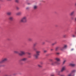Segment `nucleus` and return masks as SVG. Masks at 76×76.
<instances>
[{
	"mask_svg": "<svg viewBox=\"0 0 76 76\" xmlns=\"http://www.w3.org/2000/svg\"><path fill=\"white\" fill-rule=\"evenodd\" d=\"M40 51H37L36 52V54H34V57L36 59H37L38 58V56H39V53Z\"/></svg>",
	"mask_w": 76,
	"mask_h": 76,
	"instance_id": "nucleus-1",
	"label": "nucleus"
},
{
	"mask_svg": "<svg viewBox=\"0 0 76 76\" xmlns=\"http://www.w3.org/2000/svg\"><path fill=\"white\" fill-rule=\"evenodd\" d=\"M26 19V17H23L20 20V22H23V23H25V22H26V21H27Z\"/></svg>",
	"mask_w": 76,
	"mask_h": 76,
	"instance_id": "nucleus-2",
	"label": "nucleus"
},
{
	"mask_svg": "<svg viewBox=\"0 0 76 76\" xmlns=\"http://www.w3.org/2000/svg\"><path fill=\"white\" fill-rule=\"evenodd\" d=\"M51 64L52 66H55L56 65H59V64H60V63L57 61H56L52 63Z\"/></svg>",
	"mask_w": 76,
	"mask_h": 76,
	"instance_id": "nucleus-3",
	"label": "nucleus"
},
{
	"mask_svg": "<svg viewBox=\"0 0 76 76\" xmlns=\"http://www.w3.org/2000/svg\"><path fill=\"white\" fill-rule=\"evenodd\" d=\"M7 61V58H4L0 61V64H2V63H3L4 62H5Z\"/></svg>",
	"mask_w": 76,
	"mask_h": 76,
	"instance_id": "nucleus-4",
	"label": "nucleus"
},
{
	"mask_svg": "<svg viewBox=\"0 0 76 76\" xmlns=\"http://www.w3.org/2000/svg\"><path fill=\"white\" fill-rule=\"evenodd\" d=\"M19 56H22L25 54V52L24 51H21L20 53H18Z\"/></svg>",
	"mask_w": 76,
	"mask_h": 76,
	"instance_id": "nucleus-5",
	"label": "nucleus"
},
{
	"mask_svg": "<svg viewBox=\"0 0 76 76\" xmlns=\"http://www.w3.org/2000/svg\"><path fill=\"white\" fill-rule=\"evenodd\" d=\"M27 60V58H24L20 59V61H26V60Z\"/></svg>",
	"mask_w": 76,
	"mask_h": 76,
	"instance_id": "nucleus-6",
	"label": "nucleus"
},
{
	"mask_svg": "<svg viewBox=\"0 0 76 76\" xmlns=\"http://www.w3.org/2000/svg\"><path fill=\"white\" fill-rule=\"evenodd\" d=\"M69 66H72V67H75L76 66V64L73 63H70L69 64Z\"/></svg>",
	"mask_w": 76,
	"mask_h": 76,
	"instance_id": "nucleus-7",
	"label": "nucleus"
},
{
	"mask_svg": "<svg viewBox=\"0 0 76 76\" xmlns=\"http://www.w3.org/2000/svg\"><path fill=\"white\" fill-rule=\"evenodd\" d=\"M9 20H11V21H12V20H13V17L12 16H10L9 17Z\"/></svg>",
	"mask_w": 76,
	"mask_h": 76,
	"instance_id": "nucleus-8",
	"label": "nucleus"
},
{
	"mask_svg": "<svg viewBox=\"0 0 76 76\" xmlns=\"http://www.w3.org/2000/svg\"><path fill=\"white\" fill-rule=\"evenodd\" d=\"M74 72H75V70L72 71L70 74L68 75L67 76H72L73 73H74Z\"/></svg>",
	"mask_w": 76,
	"mask_h": 76,
	"instance_id": "nucleus-9",
	"label": "nucleus"
},
{
	"mask_svg": "<svg viewBox=\"0 0 76 76\" xmlns=\"http://www.w3.org/2000/svg\"><path fill=\"white\" fill-rule=\"evenodd\" d=\"M55 59L57 61H60V59L58 57H56L55 58Z\"/></svg>",
	"mask_w": 76,
	"mask_h": 76,
	"instance_id": "nucleus-10",
	"label": "nucleus"
},
{
	"mask_svg": "<svg viewBox=\"0 0 76 76\" xmlns=\"http://www.w3.org/2000/svg\"><path fill=\"white\" fill-rule=\"evenodd\" d=\"M17 15H18V16H19V15H22V12H17L16 14Z\"/></svg>",
	"mask_w": 76,
	"mask_h": 76,
	"instance_id": "nucleus-11",
	"label": "nucleus"
},
{
	"mask_svg": "<svg viewBox=\"0 0 76 76\" xmlns=\"http://www.w3.org/2000/svg\"><path fill=\"white\" fill-rule=\"evenodd\" d=\"M67 48V45H64V46L61 49V50H64V49H65V48Z\"/></svg>",
	"mask_w": 76,
	"mask_h": 76,
	"instance_id": "nucleus-12",
	"label": "nucleus"
},
{
	"mask_svg": "<svg viewBox=\"0 0 76 76\" xmlns=\"http://www.w3.org/2000/svg\"><path fill=\"white\" fill-rule=\"evenodd\" d=\"M75 12L74 11H73L72 12H71L70 14V16H73V15H74L75 14Z\"/></svg>",
	"mask_w": 76,
	"mask_h": 76,
	"instance_id": "nucleus-13",
	"label": "nucleus"
},
{
	"mask_svg": "<svg viewBox=\"0 0 76 76\" xmlns=\"http://www.w3.org/2000/svg\"><path fill=\"white\" fill-rule=\"evenodd\" d=\"M65 70H66V68H65V67H63L61 69V72H63Z\"/></svg>",
	"mask_w": 76,
	"mask_h": 76,
	"instance_id": "nucleus-14",
	"label": "nucleus"
},
{
	"mask_svg": "<svg viewBox=\"0 0 76 76\" xmlns=\"http://www.w3.org/2000/svg\"><path fill=\"white\" fill-rule=\"evenodd\" d=\"M7 15L10 16L12 15V12H8L7 13Z\"/></svg>",
	"mask_w": 76,
	"mask_h": 76,
	"instance_id": "nucleus-15",
	"label": "nucleus"
},
{
	"mask_svg": "<svg viewBox=\"0 0 76 76\" xmlns=\"http://www.w3.org/2000/svg\"><path fill=\"white\" fill-rule=\"evenodd\" d=\"M59 48H60V47H57L56 48V49H55L56 51H58V50H59Z\"/></svg>",
	"mask_w": 76,
	"mask_h": 76,
	"instance_id": "nucleus-16",
	"label": "nucleus"
},
{
	"mask_svg": "<svg viewBox=\"0 0 76 76\" xmlns=\"http://www.w3.org/2000/svg\"><path fill=\"white\" fill-rule=\"evenodd\" d=\"M14 53L15 54H19V52L17 51H14Z\"/></svg>",
	"mask_w": 76,
	"mask_h": 76,
	"instance_id": "nucleus-17",
	"label": "nucleus"
},
{
	"mask_svg": "<svg viewBox=\"0 0 76 76\" xmlns=\"http://www.w3.org/2000/svg\"><path fill=\"white\" fill-rule=\"evenodd\" d=\"M5 66L4 64H1L0 65V67H4Z\"/></svg>",
	"mask_w": 76,
	"mask_h": 76,
	"instance_id": "nucleus-18",
	"label": "nucleus"
},
{
	"mask_svg": "<svg viewBox=\"0 0 76 76\" xmlns=\"http://www.w3.org/2000/svg\"><path fill=\"white\" fill-rule=\"evenodd\" d=\"M29 41H32V39L31 38H29L28 39Z\"/></svg>",
	"mask_w": 76,
	"mask_h": 76,
	"instance_id": "nucleus-19",
	"label": "nucleus"
},
{
	"mask_svg": "<svg viewBox=\"0 0 76 76\" xmlns=\"http://www.w3.org/2000/svg\"><path fill=\"white\" fill-rule=\"evenodd\" d=\"M57 44V42H55L52 44V45H54L55 44Z\"/></svg>",
	"mask_w": 76,
	"mask_h": 76,
	"instance_id": "nucleus-20",
	"label": "nucleus"
},
{
	"mask_svg": "<svg viewBox=\"0 0 76 76\" xmlns=\"http://www.w3.org/2000/svg\"><path fill=\"white\" fill-rule=\"evenodd\" d=\"M15 1L16 3H19V0H15Z\"/></svg>",
	"mask_w": 76,
	"mask_h": 76,
	"instance_id": "nucleus-21",
	"label": "nucleus"
},
{
	"mask_svg": "<svg viewBox=\"0 0 76 76\" xmlns=\"http://www.w3.org/2000/svg\"><path fill=\"white\" fill-rule=\"evenodd\" d=\"M37 6H34V9H37Z\"/></svg>",
	"mask_w": 76,
	"mask_h": 76,
	"instance_id": "nucleus-22",
	"label": "nucleus"
},
{
	"mask_svg": "<svg viewBox=\"0 0 76 76\" xmlns=\"http://www.w3.org/2000/svg\"><path fill=\"white\" fill-rule=\"evenodd\" d=\"M67 36V35L66 34H65L63 35V37L64 38H66V37Z\"/></svg>",
	"mask_w": 76,
	"mask_h": 76,
	"instance_id": "nucleus-23",
	"label": "nucleus"
},
{
	"mask_svg": "<svg viewBox=\"0 0 76 76\" xmlns=\"http://www.w3.org/2000/svg\"><path fill=\"white\" fill-rule=\"evenodd\" d=\"M66 60H64L63 62V64H64V63H66Z\"/></svg>",
	"mask_w": 76,
	"mask_h": 76,
	"instance_id": "nucleus-24",
	"label": "nucleus"
},
{
	"mask_svg": "<svg viewBox=\"0 0 76 76\" xmlns=\"http://www.w3.org/2000/svg\"><path fill=\"white\" fill-rule=\"evenodd\" d=\"M16 9L17 10H19V8L18 7H16Z\"/></svg>",
	"mask_w": 76,
	"mask_h": 76,
	"instance_id": "nucleus-25",
	"label": "nucleus"
},
{
	"mask_svg": "<svg viewBox=\"0 0 76 76\" xmlns=\"http://www.w3.org/2000/svg\"><path fill=\"white\" fill-rule=\"evenodd\" d=\"M44 53H47V50H44Z\"/></svg>",
	"mask_w": 76,
	"mask_h": 76,
	"instance_id": "nucleus-26",
	"label": "nucleus"
},
{
	"mask_svg": "<svg viewBox=\"0 0 76 76\" xmlns=\"http://www.w3.org/2000/svg\"><path fill=\"white\" fill-rule=\"evenodd\" d=\"M38 66V67H41V65L39 64H38L37 65Z\"/></svg>",
	"mask_w": 76,
	"mask_h": 76,
	"instance_id": "nucleus-27",
	"label": "nucleus"
},
{
	"mask_svg": "<svg viewBox=\"0 0 76 76\" xmlns=\"http://www.w3.org/2000/svg\"><path fill=\"white\" fill-rule=\"evenodd\" d=\"M72 37H73V38L75 37V36L74 35H72Z\"/></svg>",
	"mask_w": 76,
	"mask_h": 76,
	"instance_id": "nucleus-28",
	"label": "nucleus"
},
{
	"mask_svg": "<svg viewBox=\"0 0 76 76\" xmlns=\"http://www.w3.org/2000/svg\"><path fill=\"white\" fill-rule=\"evenodd\" d=\"M58 75H60V72H58Z\"/></svg>",
	"mask_w": 76,
	"mask_h": 76,
	"instance_id": "nucleus-29",
	"label": "nucleus"
},
{
	"mask_svg": "<svg viewBox=\"0 0 76 76\" xmlns=\"http://www.w3.org/2000/svg\"><path fill=\"white\" fill-rule=\"evenodd\" d=\"M53 59H50V61H53Z\"/></svg>",
	"mask_w": 76,
	"mask_h": 76,
	"instance_id": "nucleus-30",
	"label": "nucleus"
},
{
	"mask_svg": "<svg viewBox=\"0 0 76 76\" xmlns=\"http://www.w3.org/2000/svg\"><path fill=\"white\" fill-rule=\"evenodd\" d=\"M53 50L54 49H50V50H51V51H53Z\"/></svg>",
	"mask_w": 76,
	"mask_h": 76,
	"instance_id": "nucleus-31",
	"label": "nucleus"
},
{
	"mask_svg": "<svg viewBox=\"0 0 76 76\" xmlns=\"http://www.w3.org/2000/svg\"><path fill=\"white\" fill-rule=\"evenodd\" d=\"M71 50V51H73V50H74V49H72Z\"/></svg>",
	"mask_w": 76,
	"mask_h": 76,
	"instance_id": "nucleus-32",
	"label": "nucleus"
},
{
	"mask_svg": "<svg viewBox=\"0 0 76 76\" xmlns=\"http://www.w3.org/2000/svg\"><path fill=\"white\" fill-rule=\"evenodd\" d=\"M28 55H31V53H28Z\"/></svg>",
	"mask_w": 76,
	"mask_h": 76,
	"instance_id": "nucleus-33",
	"label": "nucleus"
},
{
	"mask_svg": "<svg viewBox=\"0 0 76 76\" xmlns=\"http://www.w3.org/2000/svg\"><path fill=\"white\" fill-rule=\"evenodd\" d=\"M26 9H27V10H28V9H29V7H27L26 8Z\"/></svg>",
	"mask_w": 76,
	"mask_h": 76,
	"instance_id": "nucleus-34",
	"label": "nucleus"
},
{
	"mask_svg": "<svg viewBox=\"0 0 76 76\" xmlns=\"http://www.w3.org/2000/svg\"><path fill=\"white\" fill-rule=\"evenodd\" d=\"M35 45H36V44H34V46H35Z\"/></svg>",
	"mask_w": 76,
	"mask_h": 76,
	"instance_id": "nucleus-35",
	"label": "nucleus"
},
{
	"mask_svg": "<svg viewBox=\"0 0 76 76\" xmlns=\"http://www.w3.org/2000/svg\"><path fill=\"white\" fill-rule=\"evenodd\" d=\"M50 76H54V75H50Z\"/></svg>",
	"mask_w": 76,
	"mask_h": 76,
	"instance_id": "nucleus-36",
	"label": "nucleus"
},
{
	"mask_svg": "<svg viewBox=\"0 0 76 76\" xmlns=\"http://www.w3.org/2000/svg\"><path fill=\"white\" fill-rule=\"evenodd\" d=\"M59 53H56V54H57V55H58L59 54Z\"/></svg>",
	"mask_w": 76,
	"mask_h": 76,
	"instance_id": "nucleus-37",
	"label": "nucleus"
},
{
	"mask_svg": "<svg viewBox=\"0 0 76 76\" xmlns=\"http://www.w3.org/2000/svg\"><path fill=\"white\" fill-rule=\"evenodd\" d=\"M46 56H49V54H47L46 55Z\"/></svg>",
	"mask_w": 76,
	"mask_h": 76,
	"instance_id": "nucleus-38",
	"label": "nucleus"
},
{
	"mask_svg": "<svg viewBox=\"0 0 76 76\" xmlns=\"http://www.w3.org/2000/svg\"><path fill=\"white\" fill-rule=\"evenodd\" d=\"M31 56H28L29 58H31Z\"/></svg>",
	"mask_w": 76,
	"mask_h": 76,
	"instance_id": "nucleus-39",
	"label": "nucleus"
},
{
	"mask_svg": "<svg viewBox=\"0 0 76 76\" xmlns=\"http://www.w3.org/2000/svg\"><path fill=\"white\" fill-rule=\"evenodd\" d=\"M34 50H36V49H35V48H34Z\"/></svg>",
	"mask_w": 76,
	"mask_h": 76,
	"instance_id": "nucleus-40",
	"label": "nucleus"
},
{
	"mask_svg": "<svg viewBox=\"0 0 76 76\" xmlns=\"http://www.w3.org/2000/svg\"><path fill=\"white\" fill-rule=\"evenodd\" d=\"M7 1H11L12 0H7Z\"/></svg>",
	"mask_w": 76,
	"mask_h": 76,
	"instance_id": "nucleus-41",
	"label": "nucleus"
},
{
	"mask_svg": "<svg viewBox=\"0 0 76 76\" xmlns=\"http://www.w3.org/2000/svg\"><path fill=\"white\" fill-rule=\"evenodd\" d=\"M61 76H65L64 75H61Z\"/></svg>",
	"mask_w": 76,
	"mask_h": 76,
	"instance_id": "nucleus-42",
	"label": "nucleus"
},
{
	"mask_svg": "<svg viewBox=\"0 0 76 76\" xmlns=\"http://www.w3.org/2000/svg\"><path fill=\"white\" fill-rule=\"evenodd\" d=\"M40 64H42V62H40Z\"/></svg>",
	"mask_w": 76,
	"mask_h": 76,
	"instance_id": "nucleus-43",
	"label": "nucleus"
},
{
	"mask_svg": "<svg viewBox=\"0 0 76 76\" xmlns=\"http://www.w3.org/2000/svg\"><path fill=\"white\" fill-rule=\"evenodd\" d=\"M71 19H73V18H71Z\"/></svg>",
	"mask_w": 76,
	"mask_h": 76,
	"instance_id": "nucleus-44",
	"label": "nucleus"
},
{
	"mask_svg": "<svg viewBox=\"0 0 76 76\" xmlns=\"http://www.w3.org/2000/svg\"><path fill=\"white\" fill-rule=\"evenodd\" d=\"M43 44H44L45 43H44V42H43Z\"/></svg>",
	"mask_w": 76,
	"mask_h": 76,
	"instance_id": "nucleus-45",
	"label": "nucleus"
},
{
	"mask_svg": "<svg viewBox=\"0 0 76 76\" xmlns=\"http://www.w3.org/2000/svg\"><path fill=\"white\" fill-rule=\"evenodd\" d=\"M75 34H76V31L75 32Z\"/></svg>",
	"mask_w": 76,
	"mask_h": 76,
	"instance_id": "nucleus-46",
	"label": "nucleus"
},
{
	"mask_svg": "<svg viewBox=\"0 0 76 76\" xmlns=\"http://www.w3.org/2000/svg\"><path fill=\"white\" fill-rule=\"evenodd\" d=\"M64 60H66V58L64 59Z\"/></svg>",
	"mask_w": 76,
	"mask_h": 76,
	"instance_id": "nucleus-47",
	"label": "nucleus"
},
{
	"mask_svg": "<svg viewBox=\"0 0 76 76\" xmlns=\"http://www.w3.org/2000/svg\"><path fill=\"white\" fill-rule=\"evenodd\" d=\"M1 7H0V8H1Z\"/></svg>",
	"mask_w": 76,
	"mask_h": 76,
	"instance_id": "nucleus-48",
	"label": "nucleus"
}]
</instances>
